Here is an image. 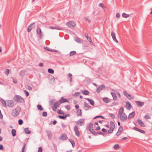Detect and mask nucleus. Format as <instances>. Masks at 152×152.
<instances>
[{
  "label": "nucleus",
  "instance_id": "nucleus-1",
  "mask_svg": "<svg viewBox=\"0 0 152 152\" xmlns=\"http://www.w3.org/2000/svg\"><path fill=\"white\" fill-rule=\"evenodd\" d=\"M124 109L123 107L120 108L119 110L118 116L122 121H125L127 119V116L125 113L124 112Z\"/></svg>",
  "mask_w": 152,
  "mask_h": 152
},
{
  "label": "nucleus",
  "instance_id": "nucleus-2",
  "mask_svg": "<svg viewBox=\"0 0 152 152\" xmlns=\"http://www.w3.org/2000/svg\"><path fill=\"white\" fill-rule=\"evenodd\" d=\"M21 107L20 106H17L15 109H14L12 112V115L14 117L18 116L20 111Z\"/></svg>",
  "mask_w": 152,
  "mask_h": 152
},
{
  "label": "nucleus",
  "instance_id": "nucleus-3",
  "mask_svg": "<svg viewBox=\"0 0 152 152\" xmlns=\"http://www.w3.org/2000/svg\"><path fill=\"white\" fill-rule=\"evenodd\" d=\"M13 99L16 102L23 103L24 102V99L21 96L18 95H15Z\"/></svg>",
  "mask_w": 152,
  "mask_h": 152
},
{
  "label": "nucleus",
  "instance_id": "nucleus-4",
  "mask_svg": "<svg viewBox=\"0 0 152 152\" xmlns=\"http://www.w3.org/2000/svg\"><path fill=\"white\" fill-rule=\"evenodd\" d=\"M66 25L69 28H73L76 26L75 23L72 21L67 22Z\"/></svg>",
  "mask_w": 152,
  "mask_h": 152
},
{
  "label": "nucleus",
  "instance_id": "nucleus-5",
  "mask_svg": "<svg viewBox=\"0 0 152 152\" xmlns=\"http://www.w3.org/2000/svg\"><path fill=\"white\" fill-rule=\"evenodd\" d=\"M110 125L111 127L108 130L107 134H110L112 133L115 128V125L113 122H110Z\"/></svg>",
  "mask_w": 152,
  "mask_h": 152
},
{
  "label": "nucleus",
  "instance_id": "nucleus-6",
  "mask_svg": "<svg viewBox=\"0 0 152 152\" xmlns=\"http://www.w3.org/2000/svg\"><path fill=\"white\" fill-rule=\"evenodd\" d=\"M15 105V102L13 100H8L7 101V106L10 107H13Z\"/></svg>",
  "mask_w": 152,
  "mask_h": 152
},
{
  "label": "nucleus",
  "instance_id": "nucleus-7",
  "mask_svg": "<svg viewBox=\"0 0 152 152\" xmlns=\"http://www.w3.org/2000/svg\"><path fill=\"white\" fill-rule=\"evenodd\" d=\"M124 94L128 98L129 100H131L132 99L134 98V97L133 96H131L129 94L127 93V92L126 91H123Z\"/></svg>",
  "mask_w": 152,
  "mask_h": 152
},
{
  "label": "nucleus",
  "instance_id": "nucleus-8",
  "mask_svg": "<svg viewBox=\"0 0 152 152\" xmlns=\"http://www.w3.org/2000/svg\"><path fill=\"white\" fill-rule=\"evenodd\" d=\"M60 104L58 101L56 102L54 104V106L52 108L53 110L54 111H56L57 107H58Z\"/></svg>",
  "mask_w": 152,
  "mask_h": 152
},
{
  "label": "nucleus",
  "instance_id": "nucleus-9",
  "mask_svg": "<svg viewBox=\"0 0 152 152\" xmlns=\"http://www.w3.org/2000/svg\"><path fill=\"white\" fill-rule=\"evenodd\" d=\"M74 130L75 132V135L77 137L80 136V134L79 132L78 128L77 125H75L74 127Z\"/></svg>",
  "mask_w": 152,
  "mask_h": 152
},
{
  "label": "nucleus",
  "instance_id": "nucleus-10",
  "mask_svg": "<svg viewBox=\"0 0 152 152\" xmlns=\"http://www.w3.org/2000/svg\"><path fill=\"white\" fill-rule=\"evenodd\" d=\"M93 123H90L88 126V129L93 134V133H96V132L93 129Z\"/></svg>",
  "mask_w": 152,
  "mask_h": 152
},
{
  "label": "nucleus",
  "instance_id": "nucleus-11",
  "mask_svg": "<svg viewBox=\"0 0 152 152\" xmlns=\"http://www.w3.org/2000/svg\"><path fill=\"white\" fill-rule=\"evenodd\" d=\"M105 86L103 84L99 87L96 89V91L98 93H99L100 91L105 88Z\"/></svg>",
  "mask_w": 152,
  "mask_h": 152
},
{
  "label": "nucleus",
  "instance_id": "nucleus-12",
  "mask_svg": "<svg viewBox=\"0 0 152 152\" xmlns=\"http://www.w3.org/2000/svg\"><path fill=\"white\" fill-rule=\"evenodd\" d=\"M84 123V120L83 119H80L78 121H76L75 123L77 125H79L80 126H81L82 124H83Z\"/></svg>",
  "mask_w": 152,
  "mask_h": 152
},
{
  "label": "nucleus",
  "instance_id": "nucleus-13",
  "mask_svg": "<svg viewBox=\"0 0 152 152\" xmlns=\"http://www.w3.org/2000/svg\"><path fill=\"white\" fill-rule=\"evenodd\" d=\"M58 101L59 102V103L61 104L64 102H68V100L67 99L64 98L63 97H61L60 100Z\"/></svg>",
  "mask_w": 152,
  "mask_h": 152
},
{
  "label": "nucleus",
  "instance_id": "nucleus-14",
  "mask_svg": "<svg viewBox=\"0 0 152 152\" xmlns=\"http://www.w3.org/2000/svg\"><path fill=\"white\" fill-rule=\"evenodd\" d=\"M111 34L113 40L116 42H118V41L116 38L115 33L113 31H112Z\"/></svg>",
  "mask_w": 152,
  "mask_h": 152
},
{
  "label": "nucleus",
  "instance_id": "nucleus-15",
  "mask_svg": "<svg viewBox=\"0 0 152 152\" xmlns=\"http://www.w3.org/2000/svg\"><path fill=\"white\" fill-rule=\"evenodd\" d=\"M46 132L47 134V135L48 136V138L50 140L52 137V133H51V131L50 130H47L46 131Z\"/></svg>",
  "mask_w": 152,
  "mask_h": 152
},
{
  "label": "nucleus",
  "instance_id": "nucleus-16",
  "mask_svg": "<svg viewBox=\"0 0 152 152\" xmlns=\"http://www.w3.org/2000/svg\"><path fill=\"white\" fill-rule=\"evenodd\" d=\"M133 129L134 130L139 132L142 133L144 134L145 133V132L144 130L140 129L136 127H133Z\"/></svg>",
  "mask_w": 152,
  "mask_h": 152
},
{
  "label": "nucleus",
  "instance_id": "nucleus-17",
  "mask_svg": "<svg viewBox=\"0 0 152 152\" xmlns=\"http://www.w3.org/2000/svg\"><path fill=\"white\" fill-rule=\"evenodd\" d=\"M135 102L136 103L137 106L139 107H141L143 106L144 103L143 102H141L139 101H136Z\"/></svg>",
  "mask_w": 152,
  "mask_h": 152
},
{
  "label": "nucleus",
  "instance_id": "nucleus-18",
  "mask_svg": "<svg viewBox=\"0 0 152 152\" xmlns=\"http://www.w3.org/2000/svg\"><path fill=\"white\" fill-rule=\"evenodd\" d=\"M135 111H133L132 112V113H130L129 114L128 117V118L129 119H131L135 116Z\"/></svg>",
  "mask_w": 152,
  "mask_h": 152
},
{
  "label": "nucleus",
  "instance_id": "nucleus-19",
  "mask_svg": "<svg viewBox=\"0 0 152 152\" xmlns=\"http://www.w3.org/2000/svg\"><path fill=\"white\" fill-rule=\"evenodd\" d=\"M35 23H33L30 24L29 25L28 27L27 31L28 32H29L31 31V30L32 28V26L35 24Z\"/></svg>",
  "mask_w": 152,
  "mask_h": 152
},
{
  "label": "nucleus",
  "instance_id": "nucleus-20",
  "mask_svg": "<svg viewBox=\"0 0 152 152\" xmlns=\"http://www.w3.org/2000/svg\"><path fill=\"white\" fill-rule=\"evenodd\" d=\"M84 106L86 108L85 109V110H88L91 107V106H90L88 103L86 102H85L84 103Z\"/></svg>",
  "mask_w": 152,
  "mask_h": 152
},
{
  "label": "nucleus",
  "instance_id": "nucleus-21",
  "mask_svg": "<svg viewBox=\"0 0 152 152\" xmlns=\"http://www.w3.org/2000/svg\"><path fill=\"white\" fill-rule=\"evenodd\" d=\"M126 108L128 110H130L132 108V105L129 102H127L126 103Z\"/></svg>",
  "mask_w": 152,
  "mask_h": 152
},
{
  "label": "nucleus",
  "instance_id": "nucleus-22",
  "mask_svg": "<svg viewBox=\"0 0 152 152\" xmlns=\"http://www.w3.org/2000/svg\"><path fill=\"white\" fill-rule=\"evenodd\" d=\"M0 102L4 107H7V102L6 103L4 100L2 99H0Z\"/></svg>",
  "mask_w": 152,
  "mask_h": 152
},
{
  "label": "nucleus",
  "instance_id": "nucleus-23",
  "mask_svg": "<svg viewBox=\"0 0 152 152\" xmlns=\"http://www.w3.org/2000/svg\"><path fill=\"white\" fill-rule=\"evenodd\" d=\"M111 94L113 96V100L115 101L117 99V96L116 94L115 93L113 92H111Z\"/></svg>",
  "mask_w": 152,
  "mask_h": 152
},
{
  "label": "nucleus",
  "instance_id": "nucleus-24",
  "mask_svg": "<svg viewBox=\"0 0 152 152\" xmlns=\"http://www.w3.org/2000/svg\"><path fill=\"white\" fill-rule=\"evenodd\" d=\"M85 37L87 38V40H88V41L90 43L92 42V41L91 38L90 37H89L88 36V34L87 33H86L85 34Z\"/></svg>",
  "mask_w": 152,
  "mask_h": 152
},
{
  "label": "nucleus",
  "instance_id": "nucleus-25",
  "mask_svg": "<svg viewBox=\"0 0 152 152\" xmlns=\"http://www.w3.org/2000/svg\"><path fill=\"white\" fill-rule=\"evenodd\" d=\"M37 32L38 34H39V36L41 37V36H42L41 33V30L39 27H38L37 29Z\"/></svg>",
  "mask_w": 152,
  "mask_h": 152
},
{
  "label": "nucleus",
  "instance_id": "nucleus-26",
  "mask_svg": "<svg viewBox=\"0 0 152 152\" xmlns=\"http://www.w3.org/2000/svg\"><path fill=\"white\" fill-rule=\"evenodd\" d=\"M137 123L139 124L142 127H145V126L140 119H138L137 120Z\"/></svg>",
  "mask_w": 152,
  "mask_h": 152
},
{
  "label": "nucleus",
  "instance_id": "nucleus-27",
  "mask_svg": "<svg viewBox=\"0 0 152 152\" xmlns=\"http://www.w3.org/2000/svg\"><path fill=\"white\" fill-rule=\"evenodd\" d=\"M86 100L88 101L92 105H94V102L92 99H90L89 98H87Z\"/></svg>",
  "mask_w": 152,
  "mask_h": 152
},
{
  "label": "nucleus",
  "instance_id": "nucleus-28",
  "mask_svg": "<svg viewBox=\"0 0 152 152\" xmlns=\"http://www.w3.org/2000/svg\"><path fill=\"white\" fill-rule=\"evenodd\" d=\"M25 72L26 71L25 70H21L20 72L19 73V74L20 76L23 77L25 75Z\"/></svg>",
  "mask_w": 152,
  "mask_h": 152
},
{
  "label": "nucleus",
  "instance_id": "nucleus-29",
  "mask_svg": "<svg viewBox=\"0 0 152 152\" xmlns=\"http://www.w3.org/2000/svg\"><path fill=\"white\" fill-rule=\"evenodd\" d=\"M77 115L78 116H82L81 110H78L76 112Z\"/></svg>",
  "mask_w": 152,
  "mask_h": 152
},
{
  "label": "nucleus",
  "instance_id": "nucleus-30",
  "mask_svg": "<svg viewBox=\"0 0 152 152\" xmlns=\"http://www.w3.org/2000/svg\"><path fill=\"white\" fill-rule=\"evenodd\" d=\"M61 140H65L67 138V135L66 134H63L60 137Z\"/></svg>",
  "mask_w": 152,
  "mask_h": 152
},
{
  "label": "nucleus",
  "instance_id": "nucleus-31",
  "mask_svg": "<svg viewBox=\"0 0 152 152\" xmlns=\"http://www.w3.org/2000/svg\"><path fill=\"white\" fill-rule=\"evenodd\" d=\"M82 93L86 95H88L89 94V91L87 90H85V91H81Z\"/></svg>",
  "mask_w": 152,
  "mask_h": 152
},
{
  "label": "nucleus",
  "instance_id": "nucleus-32",
  "mask_svg": "<svg viewBox=\"0 0 152 152\" xmlns=\"http://www.w3.org/2000/svg\"><path fill=\"white\" fill-rule=\"evenodd\" d=\"M13 137H15L16 135V131L15 129H12L11 131Z\"/></svg>",
  "mask_w": 152,
  "mask_h": 152
},
{
  "label": "nucleus",
  "instance_id": "nucleus-33",
  "mask_svg": "<svg viewBox=\"0 0 152 152\" xmlns=\"http://www.w3.org/2000/svg\"><path fill=\"white\" fill-rule=\"evenodd\" d=\"M26 144H25L22 147L21 152H26Z\"/></svg>",
  "mask_w": 152,
  "mask_h": 152
},
{
  "label": "nucleus",
  "instance_id": "nucleus-34",
  "mask_svg": "<svg viewBox=\"0 0 152 152\" xmlns=\"http://www.w3.org/2000/svg\"><path fill=\"white\" fill-rule=\"evenodd\" d=\"M103 101L106 103H108L109 102V99L107 97H104L103 99Z\"/></svg>",
  "mask_w": 152,
  "mask_h": 152
},
{
  "label": "nucleus",
  "instance_id": "nucleus-35",
  "mask_svg": "<svg viewBox=\"0 0 152 152\" xmlns=\"http://www.w3.org/2000/svg\"><path fill=\"white\" fill-rule=\"evenodd\" d=\"M24 131L26 133L28 134H29L31 133V131L28 130V128H25L24 129Z\"/></svg>",
  "mask_w": 152,
  "mask_h": 152
},
{
  "label": "nucleus",
  "instance_id": "nucleus-36",
  "mask_svg": "<svg viewBox=\"0 0 152 152\" xmlns=\"http://www.w3.org/2000/svg\"><path fill=\"white\" fill-rule=\"evenodd\" d=\"M68 116V115H63V116H61V115H59L58 116V117L61 119H65L67 116Z\"/></svg>",
  "mask_w": 152,
  "mask_h": 152
},
{
  "label": "nucleus",
  "instance_id": "nucleus-37",
  "mask_svg": "<svg viewBox=\"0 0 152 152\" xmlns=\"http://www.w3.org/2000/svg\"><path fill=\"white\" fill-rule=\"evenodd\" d=\"M37 107L38 109L39 110L42 111L43 110V108L41 105L38 104L37 105Z\"/></svg>",
  "mask_w": 152,
  "mask_h": 152
},
{
  "label": "nucleus",
  "instance_id": "nucleus-38",
  "mask_svg": "<svg viewBox=\"0 0 152 152\" xmlns=\"http://www.w3.org/2000/svg\"><path fill=\"white\" fill-rule=\"evenodd\" d=\"M114 148L115 150H117L120 148V147L118 144H116L114 145Z\"/></svg>",
  "mask_w": 152,
  "mask_h": 152
},
{
  "label": "nucleus",
  "instance_id": "nucleus-39",
  "mask_svg": "<svg viewBox=\"0 0 152 152\" xmlns=\"http://www.w3.org/2000/svg\"><path fill=\"white\" fill-rule=\"evenodd\" d=\"M122 16L123 18H126L129 17V15L128 14H126L125 13L122 14Z\"/></svg>",
  "mask_w": 152,
  "mask_h": 152
},
{
  "label": "nucleus",
  "instance_id": "nucleus-40",
  "mask_svg": "<svg viewBox=\"0 0 152 152\" xmlns=\"http://www.w3.org/2000/svg\"><path fill=\"white\" fill-rule=\"evenodd\" d=\"M69 142L72 144V147H74L75 145V142L74 140L71 139H70Z\"/></svg>",
  "mask_w": 152,
  "mask_h": 152
},
{
  "label": "nucleus",
  "instance_id": "nucleus-41",
  "mask_svg": "<svg viewBox=\"0 0 152 152\" xmlns=\"http://www.w3.org/2000/svg\"><path fill=\"white\" fill-rule=\"evenodd\" d=\"M48 72L49 73H51V74H53L54 72V71L52 69H48Z\"/></svg>",
  "mask_w": 152,
  "mask_h": 152
},
{
  "label": "nucleus",
  "instance_id": "nucleus-42",
  "mask_svg": "<svg viewBox=\"0 0 152 152\" xmlns=\"http://www.w3.org/2000/svg\"><path fill=\"white\" fill-rule=\"evenodd\" d=\"M75 40L77 42L79 43H80L81 42V39L79 38H76L75 39Z\"/></svg>",
  "mask_w": 152,
  "mask_h": 152
},
{
  "label": "nucleus",
  "instance_id": "nucleus-43",
  "mask_svg": "<svg viewBox=\"0 0 152 152\" xmlns=\"http://www.w3.org/2000/svg\"><path fill=\"white\" fill-rule=\"evenodd\" d=\"M13 80V81L14 83L16 84L18 83V80L16 79H14L13 77H11Z\"/></svg>",
  "mask_w": 152,
  "mask_h": 152
},
{
  "label": "nucleus",
  "instance_id": "nucleus-44",
  "mask_svg": "<svg viewBox=\"0 0 152 152\" xmlns=\"http://www.w3.org/2000/svg\"><path fill=\"white\" fill-rule=\"evenodd\" d=\"M76 54V52L75 51H72L70 52V56H72Z\"/></svg>",
  "mask_w": 152,
  "mask_h": 152
},
{
  "label": "nucleus",
  "instance_id": "nucleus-45",
  "mask_svg": "<svg viewBox=\"0 0 152 152\" xmlns=\"http://www.w3.org/2000/svg\"><path fill=\"white\" fill-rule=\"evenodd\" d=\"M96 133H93V134L95 135H97V134H101V135H103L104 134L103 133H102L101 132H96Z\"/></svg>",
  "mask_w": 152,
  "mask_h": 152
},
{
  "label": "nucleus",
  "instance_id": "nucleus-46",
  "mask_svg": "<svg viewBox=\"0 0 152 152\" xmlns=\"http://www.w3.org/2000/svg\"><path fill=\"white\" fill-rule=\"evenodd\" d=\"M55 100L54 99H52L49 101V104L50 105L53 104Z\"/></svg>",
  "mask_w": 152,
  "mask_h": 152
},
{
  "label": "nucleus",
  "instance_id": "nucleus-47",
  "mask_svg": "<svg viewBox=\"0 0 152 152\" xmlns=\"http://www.w3.org/2000/svg\"><path fill=\"white\" fill-rule=\"evenodd\" d=\"M9 73L10 70L8 69H6L4 72L5 74L7 76L9 74Z\"/></svg>",
  "mask_w": 152,
  "mask_h": 152
},
{
  "label": "nucleus",
  "instance_id": "nucleus-48",
  "mask_svg": "<svg viewBox=\"0 0 152 152\" xmlns=\"http://www.w3.org/2000/svg\"><path fill=\"white\" fill-rule=\"evenodd\" d=\"M123 127L122 126H121L118 130V132H120L121 133L123 131Z\"/></svg>",
  "mask_w": 152,
  "mask_h": 152
},
{
  "label": "nucleus",
  "instance_id": "nucleus-49",
  "mask_svg": "<svg viewBox=\"0 0 152 152\" xmlns=\"http://www.w3.org/2000/svg\"><path fill=\"white\" fill-rule=\"evenodd\" d=\"M57 113L59 114H63L64 113L63 112H62L59 109H58L57 110Z\"/></svg>",
  "mask_w": 152,
  "mask_h": 152
},
{
  "label": "nucleus",
  "instance_id": "nucleus-50",
  "mask_svg": "<svg viewBox=\"0 0 152 152\" xmlns=\"http://www.w3.org/2000/svg\"><path fill=\"white\" fill-rule=\"evenodd\" d=\"M80 94V92H76L73 94V96H79Z\"/></svg>",
  "mask_w": 152,
  "mask_h": 152
},
{
  "label": "nucleus",
  "instance_id": "nucleus-51",
  "mask_svg": "<svg viewBox=\"0 0 152 152\" xmlns=\"http://www.w3.org/2000/svg\"><path fill=\"white\" fill-rule=\"evenodd\" d=\"M18 124L20 125H21L23 123V121L22 119H19L18 121Z\"/></svg>",
  "mask_w": 152,
  "mask_h": 152
},
{
  "label": "nucleus",
  "instance_id": "nucleus-52",
  "mask_svg": "<svg viewBox=\"0 0 152 152\" xmlns=\"http://www.w3.org/2000/svg\"><path fill=\"white\" fill-rule=\"evenodd\" d=\"M109 115L112 118H115V115L113 114L110 113Z\"/></svg>",
  "mask_w": 152,
  "mask_h": 152
},
{
  "label": "nucleus",
  "instance_id": "nucleus-53",
  "mask_svg": "<svg viewBox=\"0 0 152 152\" xmlns=\"http://www.w3.org/2000/svg\"><path fill=\"white\" fill-rule=\"evenodd\" d=\"M102 118V119H104V117L103 116H102V115H99V116H96L95 117H94V119H95L96 118Z\"/></svg>",
  "mask_w": 152,
  "mask_h": 152
},
{
  "label": "nucleus",
  "instance_id": "nucleus-54",
  "mask_svg": "<svg viewBox=\"0 0 152 152\" xmlns=\"http://www.w3.org/2000/svg\"><path fill=\"white\" fill-rule=\"evenodd\" d=\"M47 113L46 112H43L42 113V115L43 117H45L47 116Z\"/></svg>",
  "mask_w": 152,
  "mask_h": 152
},
{
  "label": "nucleus",
  "instance_id": "nucleus-55",
  "mask_svg": "<svg viewBox=\"0 0 152 152\" xmlns=\"http://www.w3.org/2000/svg\"><path fill=\"white\" fill-rule=\"evenodd\" d=\"M65 108L68 110H69L70 109L71 107L69 105H66L65 106Z\"/></svg>",
  "mask_w": 152,
  "mask_h": 152
},
{
  "label": "nucleus",
  "instance_id": "nucleus-56",
  "mask_svg": "<svg viewBox=\"0 0 152 152\" xmlns=\"http://www.w3.org/2000/svg\"><path fill=\"white\" fill-rule=\"evenodd\" d=\"M45 49L47 50V51H51L52 50V49H50L48 47H46L45 48Z\"/></svg>",
  "mask_w": 152,
  "mask_h": 152
},
{
  "label": "nucleus",
  "instance_id": "nucleus-57",
  "mask_svg": "<svg viewBox=\"0 0 152 152\" xmlns=\"http://www.w3.org/2000/svg\"><path fill=\"white\" fill-rule=\"evenodd\" d=\"M24 91L26 93V96H28L29 95V93L26 90H24Z\"/></svg>",
  "mask_w": 152,
  "mask_h": 152
},
{
  "label": "nucleus",
  "instance_id": "nucleus-58",
  "mask_svg": "<svg viewBox=\"0 0 152 152\" xmlns=\"http://www.w3.org/2000/svg\"><path fill=\"white\" fill-rule=\"evenodd\" d=\"M145 118L146 119H149L150 118V117L148 115H145Z\"/></svg>",
  "mask_w": 152,
  "mask_h": 152
},
{
  "label": "nucleus",
  "instance_id": "nucleus-59",
  "mask_svg": "<svg viewBox=\"0 0 152 152\" xmlns=\"http://www.w3.org/2000/svg\"><path fill=\"white\" fill-rule=\"evenodd\" d=\"M56 29L62 30H63V28H60L58 27H56Z\"/></svg>",
  "mask_w": 152,
  "mask_h": 152
},
{
  "label": "nucleus",
  "instance_id": "nucleus-60",
  "mask_svg": "<svg viewBox=\"0 0 152 152\" xmlns=\"http://www.w3.org/2000/svg\"><path fill=\"white\" fill-rule=\"evenodd\" d=\"M42 148L41 147H40L39 148L38 152H42Z\"/></svg>",
  "mask_w": 152,
  "mask_h": 152
},
{
  "label": "nucleus",
  "instance_id": "nucleus-61",
  "mask_svg": "<svg viewBox=\"0 0 152 152\" xmlns=\"http://www.w3.org/2000/svg\"><path fill=\"white\" fill-rule=\"evenodd\" d=\"M85 20L86 21H88L89 23L91 22V21L90 19L87 18H85Z\"/></svg>",
  "mask_w": 152,
  "mask_h": 152
},
{
  "label": "nucleus",
  "instance_id": "nucleus-62",
  "mask_svg": "<svg viewBox=\"0 0 152 152\" xmlns=\"http://www.w3.org/2000/svg\"><path fill=\"white\" fill-rule=\"evenodd\" d=\"M116 17L118 18H120V15L119 13H117L116 15Z\"/></svg>",
  "mask_w": 152,
  "mask_h": 152
},
{
  "label": "nucleus",
  "instance_id": "nucleus-63",
  "mask_svg": "<svg viewBox=\"0 0 152 152\" xmlns=\"http://www.w3.org/2000/svg\"><path fill=\"white\" fill-rule=\"evenodd\" d=\"M102 130L104 132L106 133L107 132V130L104 129V128H103L102 129Z\"/></svg>",
  "mask_w": 152,
  "mask_h": 152
},
{
  "label": "nucleus",
  "instance_id": "nucleus-64",
  "mask_svg": "<svg viewBox=\"0 0 152 152\" xmlns=\"http://www.w3.org/2000/svg\"><path fill=\"white\" fill-rule=\"evenodd\" d=\"M99 6L100 7H102V8H103L104 7L103 4L102 3H100L99 4Z\"/></svg>",
  "mask_w": 152,
  "mask_h": 152
}]
</instances>
